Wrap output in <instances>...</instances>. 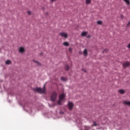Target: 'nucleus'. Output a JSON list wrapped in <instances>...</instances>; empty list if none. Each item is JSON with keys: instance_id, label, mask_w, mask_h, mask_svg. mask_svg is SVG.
Instances as JSON below:
<instances>
[{"instance_id": "f257e3e1", "label": "nucleus", "mask_w": 130, "mask_h": 130, "mask_svg": "<svg viewBox=\"0 0 130 130\" xmlns=\"http://www.w3.org/2000/svg\"><path fill=\"white\" fill-rule=\"evenodd\" d=\"M35 92H37V93H40V94H44L45 93V85L44 86L43 88L40 87H37L34 89Z\"/></svg>"}, {"instance_id": "f03ea898", "label": "nucleus", "mask_w": 130, "mask_h": 130, "mask_svg": "<svg viewBox=\"0 0 130 130\" xmlns=\"http://www.w3.org/2000/svg\"><path fill=\"white\" fill-rule=\"evenodd\" d=\"M57 96V93L56 92L54 91L52 92V95L51 96V101H52L53 102H54L55 100H56V97Z\"/></svg>"}, {"instance_id": "7ed1b4c3", "label": "nucleus", "mask_w": 130, "mask_h": 130, "mask_svg": "<svg viewBox=\"0 0 130 130\" xmlns=\"http://www.w3.org/2000/svg\"><path fill=\"white\" fill-rule=\"evenodd\" d=\"M64 100V94H62L59 96V101L57 102V104L58 105H61V101H63Z\"/></svg>"}, {"instance_id": "20e7f679", "label": "nucleus", "mask_w": 130, "mask_h": 130, "mask_svg": "<svg viewBox=\"0 0 130 130\" xmlns=\"http://www.w3.org/2000/svg\"><path fill=\"white\" fill-rule=\"evenodd\" d=\"M68 107L70 109V110H72L73 109V108L74 107V104L72 102H69L68 103Z\"/></svg>"}, {"instance_id": "39448f33", "label": "nucleus", "mask_w": 130, "mask_h": 130, "mask_svg": "<svg viewBox=\"0 0 130 130\" xmlns=\"http://www.w3.org/2000/svg\"><path fill=\"white\" fill-rule=\"evenodd\" d=\"M130 66V62L128 61H126L123 64V67L124 68H127V67H129Z\"/></svg>"}, {"instance_id": "423d86ee", "label": "nucleus", "mask_w": 130, "mask_h": 130, "mask_svg": "<svg viewBox=\"0 0 130 130\" xmlns=\"http://www.w3.org/2000/svg\"><path fill=\"white\" fill-rule=\"evenodd\" d=\"M60 36H61V37H64V38H68V34L67 33L61 32L60 33Z\"/></svg>"}, {"instance_id": "0eeeda50", "label": "nucleus", "mask_w": 130, "mask_h": 130, "mask_svg": "<svg viewBox=\"0 0 130 130\" xmlns=\"http://www.w3.org/2000/svg\"><path fill=\"white\" fill-rule=\"evenodd\" d=\"M123 104H124L125 105H128V106H130V101H124L123 102Z\"/></svg>"}, {"instance_id": "6e6552de", "label": "nucleus", "mask_w": 130, "mask_h": 130, "mask_svg": "<svg viewBox=\"0 0 130 130\" xmlns=\"http://www.w3.org/2000/svg\"><path fill=\"white\" fill-rule=\"evenodd\" d=\"M24 52H25V49H24V48L21 47L19 48V52L23 53Z\"/></svg>"}, {"instance_id": "1a4fd4ad", "label": "nucleus", "mask_w": 130, "mask_h": 130, "mask_svg": "<svg viewBox=\"0 0 130 130\" xmlns=\"http://www.w3.org/2000/svg\"><path fill=\"white\" fill-rule=\"evenodd\" d=\"M87 34H88L87 32L83 31L82 32L81 35H82V36H86V35H87Z\"/></svg>"}, {"instance_id": "9d476101", "label": "nucleus", "mask_w": 130, "mask_h": 130, "mask_svg": "<svg viewBox=\"0 0 130 130\" xmlns=\"http://www.w3.org/2000/svg\"><path fill=\"white\" fill-rule=\"evenodd\" d=\"M119 93H120V94H124V93H125L124 90H123V89L119 90Z\"/></svg>"}, {"instance_id": "9b49d317", "label": "nucleus", "mask_w": 130, "mask_h": 130, "mask_svg": "<svg viewBox=\"0 0 130 130\" xmlns=\"http://www.w3.org/2000/svg\"><path fill=\"white\" fill-rule=\"evenodd\" d=\"M63 45H64V46H69L70 45V44L68 42H65L63 43Z\"/></svg>"}, {"instance_id": "f8f14e48", "label": "nucleus", "mask_w": 130, "mask_h": 130, "mask_svg": "<svg viewBox=\"0 0 130 130\" xmlns=\"http://www.w3.org/2000/svg\"><path fill=\"white\" fill-rule=\"evenodd\" d=\"M83 53L84 54V55H87V54H88V51L87 50V49H85L83 51Z\"/></svg>"}, {"instance_id": "ddd939ff", "label": "nucleus", "mask_w": 130, "mask_h": 130, "mask_svg": "<svg viewBox=\"0 0 130 130\" xmlns=\"http://www.w3.org/2000/svg\"><path fill=\"white\" fill-rule=\"evenodd\" d=\"M127 5H130L129 0H123Z\"/></svg>"}, {"instance_id": "4468645a", "label": "nucleus", "mask_w": 130, "mask_h": 130, "mask_svg": "<svg viewBox=\"0 0 130 130\" xmlns=\"http://www.w3.org/2000/svg\"><path fill=\"white\" fill-rule=\"evenodd\" d=\"M61 81H63V82H66L68 80V79L64 78V77H61Z\"/></svg>"}, {"instance_id": "2eb2a0df", "label": "nucleus", "mask_w": 130, "mask_h": 130, "mask_svg": "<svg viewBox=\"0 0 130 130\" xmlns=\"http://www.w3.org/2000/svg\"><path fill=\"white\" fill-rule=\"evenodd\" d=\"M11 61L10 60H8L7 61H6V64H11Z\"/></svg>"}, {"instance_id": "dca6fc26", "label": "nucleus", "mask_w": 130, "mask_h": 130, "mask_svg": "<svg viewBox=\"0 0 130 130\" xmlns=\"http://www.w3.org/2000/svg\"><path fill=\"white\" fill-rule=\"evenodd\" d=\"M91 3V0H86V4L89 5Z\"/></svg>"}, {"instance_id": "f3484780", "label": "nucleus", "mask_w": 130, "mask_h": 130, "mask_svg": "<svg viewBox=\"0 0 130 130\" xmlns=\"http://www.w3.org/2000/svg\"><path fill=\"white\" fill-rule=\"evenodd\" d=\"M69 69L70 67H69V65H66V66L65 67V69L66 70V71L69 70Z\"/></svg>"}, {"instance_id": "a211bd4d", "label": "nucleus", "mask_w": 130, "mask_h": 130, "mask_svg": "<svg viewBox=\"0 0 130 130\" xmlns=\"http://www.w3.org/2000/svg\"><path fill=\"white\" fill-rule=\"evenodd\" d=\"M97 24H98V25H101V24H102V21H98L97 22Z\"/></svg>"}, {"instance_id": "6ab92c4d", "label": "nucleus", "mask_w": 130, "mask_h": 130, "mask_svg": "<svg viewBox=\"0 0 130 130\" xmlns=\"http://www.w3.org/2000/svg\"><path fill=\"white\" fill-rule=\"evenodd\" d=\"M93 123L94 126H97V123L95 121H93Z\"/></svg>"}, {"instance_id": "aec40b11", "label": "nucleus", "mask_w": 130, "mask_h": 130, "mask_svg": "<svg viewBox=\"0 0 130 130\" xmlns=\"http://www.w3.org/2000/svg\"><path fill=\"white\" fill-rule=\"evenodd\" d=\"M34 61L35 62H36V63H37L38 64H39V66H40V63H39V62L37 61H35V60H34Z\"/></svg>"}, {"instance_id": "412c9836", "label": "nucleus", "mask_w": 130, "mask_h": 130, "mask_svg": "<svg viewBox=\"0 0 130 130\" xmlns=\"http://www.w3.org/2000/svg\"><path fill=\"white\" fill-rule=\"evenodd\" d=\"M108 51V49H105L103 51V53H104L105 52H107Z\"/></svg>"}, {"instance_id": "4be33fe9", "label": "nucleus", "mask_w": 130, "mask_h": 130, "mask_svg": "<svg viewBox=\"0 0 130 130\" xmlns=\"http://www.w3.org/2000/svg\"><path fill=\"white\" fill-rule=\"evenodd\" d=\"M51 3H53L54 2H56V0H50Z\"/></svg>"}, {"instance_id": "5701e85b", "label": "nucleus", "mask_w": 130, "mask_h": 130, "mask_svg": "<svg viewBox=\"0 0 130 130\" xmlns=\"http://www.w3.org/2000/svg\"><path fill=\"white\" fill-rule=\"evenodd\" d=\"M31 12L30 11H27V13H28V15H31Z\"/></svg>"}, {"instance_id": "b1692460", "label": "nucleus", "mask_w": 130, "mask_h": 130, "mask_svg": "<svg viewBox=\"0 0 130 130\" xmlns=\"http://www.w3.org/2000/svg\"><path fill=\"white\" fill-rule=\"evenodd\" d=\"M69 51H70V52H72V50H72V49L71 48H70L69 49Z\"/></svg>"}, {"instance_id": "393cba45", "label": "nucleus", "mask_w": 130, "mask_h": 130, "mask_svg": "<svg viewBox=\"0 0 130 130\" xmlns=\"http://www.w3.org/2000/svg\"><path fill=\"white\" fill-rule=\"evenodd\" d=\"M129 26H130V21L127 24V27H128Z\"/></svg>"}, {"instance_id": "a878e982", "label": "nucleus", "mask_w": 130, "mask_h": 130, "mask_svg": "<svg viewBox=\"0 0 130 130\" xmlns=\"http://www.w3.org/2000/svg\"><path fill=\"white\" fill-rule=\"evenodd\" d=\"M82 71H83V72H84V73H86V70L83 69Z\"/></svg>"}, {"instance_id": "bb28decb", "label": "nucleus", "mask_w": 130, "mask_h": 130, "mask_svg": "<svg viewBox=\"0 0 130 130\" xmlns=\"http://www.w3.org/2000/svg\"><path fill=\"white\" fill-rule=\"evenodd\" d=\"M89 37H90V36L87 37V38H89Z\"/></svg>"}]
</instances>
